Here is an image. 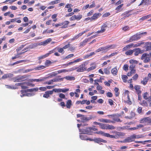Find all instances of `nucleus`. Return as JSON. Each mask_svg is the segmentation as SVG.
Wrapping results in <instances>:
<instances>
[{"label":"nucleus","mask_w":151,"mask_h":151,"mask_svg":"<svg viewBox=\"0 0 151 151\" xmlns=\"http://www.w3.org/2000/svg\"><path fill=\"white\" fill-rule=\"evenodd\" d=\"M115 128V127L113 126L106 124V129H113Z\"/></svg>","instance_id":"35"},{"label":"nucleus","mask_w":151,"mask_h":151,"mask_svg":"<svg viewBox=\"0 0 151 151\" xmlns=\"http://www.w3.org/2000/svg\"><path fill=\"white\" fill-rule=\"evenodd\" d=\"M26 45V44L21 45L20 46L16 49V51L18 52L19 51L22 50Z\"/></svg>","instance_id":"36"},{"label":"nucleus","mask_w":151,"mask_h":151,"mask_svg":"<svg viewBox=\"0 0 151 151\" xmlns=\"http://www.w3.org/2000/svg\"><path fill=\"white\" fill-rule=\"evenodd\" d=\"M115 92V95L116 96H118L119 94V89L116 87H115L114 89Z\"/></svg>","instance_id":"37"},{"label":"nucleus","mask_w":151,"mask_h":151,"mask_svg":"<svg viewBox=\"0 0 151 151\" xmlns=\"http://www.w3.org/2000/svg\"><path fill=\"white\" fill-rule=\"evenodd\" d=\"M123 5V4H122L118 6L116 8L115 10H116V13H118L122 11L121 8Z\"/></svg>","instance_id":"27"},{"label":"nucleus","mask_w":151,"mask_h":151,"mask_svg":"<svg viewBox=\"0 0 151 151\" xmlns=\"http://www.w3.org/2000/svg\"><path fill=\"white\" fill-rule=\"evenodd\" d=\"M86 62H83L82 64L79 65L78 67H76V71L77 72H83L86 70Z\"/></svg>","instance_id":"2"},{"label":"nucleus","mask_w":151,"mask_h":151,"mask_svg":"<svg viewBox=\"0 0 151 151\" xmlns=\"http://www.w3.org/2000/svg\"><path fill=\"white\" fill-rule=\"evenodd\" d=\"M147 93L145 92L143 95V98L145 100H147L148 99V97H147Z\"/></svg>","instance_id":"64"},{"label":"nucleus","mask_w":151,"mask_h":151,"mask_svg":"<svg viewBox=\"0 0 151 151\" xmlns=\"http://www.w3.org/2000/svg\"><path fill=\"white\" fill-rule=\"evenodd\" d=\"M101 14L100 13H94L91 17V21L95 20L97 19L99 17L101 16Z\"/></svg>","instance_id":"15"},{"label":"nucleus","mask_w":151,"mask_h":151,"mask_svg":"<svg viewBox=\"0 0 151 151\" xmlns=\"http://www.w3.org/2000/svg\"><path fill=\"white\" fill-rule=\"evenodd\" d=\"M38 45V44L36 43H33L29 45L28 46L29 49H33L37 47Z\"/></svg>","instance_id":"23"},{"label":"nucleus","mask_w":151,"mask_h":151,"mask_svg":"<svg viewBox=\"0 0 151 151\" xmlns=\"http://www.w3.org/2000/svg\"><path fill=\"white\" fill-rule=\"evenodd\" d=\"M71 101L70 100H68L66 102V106L68 108H70L72 104Z\"/></svg>","instance_id":"32"},{"label":"nucleus","mask_w":151,"mask_h":151,"mask_svg":"<svg viewBox=\"0 0 151 151\" xmlns=\"http://www.w3.org/2000/svg\"><path fill=\"white\" fill-rule=\"evenodd\" d=\"M110 15V14L109 12H106L103 15L102 17L104 18L106 17L109 16Z\"/></svg>","instance_id":"60"},{"label":"nucleus","mask_w":151,"mask_h":151,"mask_svg":"<svg viewBox=\"0 0 151 151\" xmlns=\"http://www.w3.org/2000/svg\"><path fill=\"white\" fill-rule=\"evenodd\" d=\"M93 141L95 142L98 143L99 145H102V143L101 142H103L104 143H106L107 142V141L105 140H104L101 138H96L93 140Z\"/></svg>","instance_id":"12"},{"label":"nucleus","mask_w":151,"mask_h":151,"mask_svg":"<svg viewBox=\"0 0 151 151\" xmlns=\"http://www.w3.org/2000/svg\"><path fill=\"white\" fill-rule=\"evenodd\" d=\"M58 91L57 92H62L63 93H65L66 92L68 91H69V89L68 88H65L63 89H57Z\"/></svg>","instance_id":"38"},{"label":"nucleus","mask_w":151,"mask_h":151,"mask_svg":"<svg viewBox=\"0 0 151 151\" xmlns=\"http://www.w3.org/2000/svg\"><path fill=\"white\" fill-rule=\"evenodd\" d=\"M98 120L99 122L106 123H114V122L107 119H99Z\"/></svg>","instance_id":"22"},{"label":"nucleus","mask_w":151,"mask_h":151,"mask_svg":"<svg viewBox=\"0 0 151 151\" xmlns=\"http://www.w3.org/2000/svg\"><path fill=\"white\" fill-rule=\"evenodd\" d=\"M122 30L124 31L129 30L130 29L129 27L128 26H126L122 28Z\"/></svg>","instance_id":"50"},{"label":"nucleus","mask_w":151,"mask_h":151,"mask_svg":"<svg viewBox=\"0 0 151 151\" xmlns=\"http://www.w3.org/2000/svg\"><path fill=\"white\" fill-rule=\"evenodd\" d=\"M59 0H56L54 1H52L50 2L49 4V5H54L55 4H57L58 3Z\"/></svg>","instance_id":"47"},{"label":"nucleus","mask_w":151,"mask_h":151,"mask_svg":"<svg viewBox=\"0 0 151 151\" xmlns=\"http://www.w3.org/2000/svg\"><path fill=\"white\" fill-rule=\"evenodd\" d=\"M96 133L98 134H101L102 136L106 137H110L112 138H115L116 137L114 135H110V134L107 133H106L102 131L97 132Z\"/></svg>","instance_id":"10"},{"label":"nucleus","mask_w":151,"mask_h":151,"mask_svg":"<svg viewBox=\"0 0 151 151\" xmlns=\"http://www.w3.org/2000/svg\"><path fill=\"white\" fill-rule=\"evenodd\" d=\"M57 50L60 53H61L62 54H64L65 52L64 50L63 49V48H59L58 47L57 48Z\"/></svg>","instance_id":"48"},{"label":"nucleus","mask_w":151,"mask_h":151,"mask_svg":"<svg viewBox=\"0 0 151 151\" xmlns=\"http://www.w3.org/2000/svg\"><path fill=\"white\" fill-rule=\"evenodd\" d=\"M53 81L52 79L48 81H47L44 83V84H47L48 85H50L52 84L53 83Z\"/></svg>","instance_id":"54"},{"label":"nucleus","mask_w":151,"mask_h":151,"mask_svg":"<svg viewBox=\"0 0 151 151\" xmlns=\"http://www.w3.org/2000/svg\"><path fill=\"white\" fill-rule=\"evenodd\" d=\"M108 22H106L104 23L101 27V30L96 32L97 33H102L106 31V28L108 27Z\"/></svg>","instance_id":"3"},{"label":"nucleus","mask_w":151,"mask_h":151,"mask_svg":"<svg viewBox=\"0 0 151 151\" xmlns=\"http://www.w3.org/2000/svg\"><path fill=\"white\" fill-rule=\"evenodd\" d=\"M46 78H44L39 79H36L35 81L37 82L43 81H44L45 79Z\"/></svg>","instance_id":"57"},{"label":"nucleus","mask_w":151,"mask_h":151,"mask_svg":"<svg viewBox=\"0 0 151 151\" xmlns=\"http://www.w3.org/2000/svg\"><path fill=\"white\" fill-rule=\"evenodd\" d=\"M52 63V62L51 61L49 60H47L45 63V65L47 66H49V64H51Z\"/></svg>","instance_id":"59"},{"label":"nucleus","mask_w":151,"mask_h":151,"mask_svg":"<svg viewBox=\"0 0 151 151\" xmlns=\"http://www.w3.org/2000/svg\"><path fill=\"white\" fill-rule=\"evenodd\" d=\"M93 118V117L91 115H90L88 117H87L83 115L82 118H81V119L82 120V122L84 123L86 121H88L89 120Z\"/></svg>","instance_id":"11"},{"label":"nucleus","mask_w":151,"mask_h":151,"mask_svg":"<svg viewBox=\"0 0 151 151\" xmlns=\"http://www.w3.org/2000/svg\"><path fill=\"white\" fill-rule=\"evenodd\" d=\"M141 59L144 60L143 62L145 63L149 62L150 60V57L147 53H143L141 56Z\"/></svg>","instance_id":"6"},{"label":"nucleus","mask_w":151,"mask_h":151,"mask_svg":"<svg viewBox=\"0 0 151 151\" xmlns=\"http://www.w3.org/2000/svg\"><path fill=\"white\" fill-rule=\"evenodd\" d=\"M93 10H91L89 12H88L87 14V17L90 16L92 15L93 13Z\"/></svg>","instance_id":"61"},{"label":"nucleus","mask_w":151,"mask_h":151,"mask_svg":"<svg viewBox=\"0 0 151 151\" xmlns=\"http://www.w3.org/2000/svg\"><path fill=\"white\" fill-rule=\"evenodd\" d=\"M106 124L101 123L100 126L101 128L102 129H106Z\"/></svg>","instance_id":"55"},{"label":"nucleus","mask_w":151,"mask_h":151,"mask_svg":"<svg viewBox=\"0 0 151 151\" xmlns=\"http://www.w3.org/2000/svg\"><path fill=\"white\" fill-rule=\"evenodd\" d=\"M140 123H147L148 124H151V118L149 117L141 119L140 120Z\"/></svg>","instance_id":"9"},{"label":"nucleus","mask_w":151,"mask_h":151,"mask_svg":"<svg viewBox=\"0 0 151 151\" xmlns=\"http://www.w3.org/2000/svg\"><path fill=\"white\" fill-rule=\"evenodd\" d=\"M144 42H140L139 43H137L135 44H133V47H138L144 44Z\"/></svg>","instance_id":"49"},{"label":"nucleus","mask_w":151,"mask_h":151,"mask_svg":"<svg viewBox=\"0 0 151 151\" xmlns=\"http://www.w3.org/2000/svg\"><path fill=\"white\" fill-rule=\"evenodd\" d=\"M23 77L15 78L14 81L15 82H21L23 81Z\"/></svg>","instance_id":"29"},{"label":"nucleus","mask_w":151,"mask_h":151,"mask_svg":"<svg viewBox=\"0 0 151 151\" xmlns=\"http://www.w3.org/2000/svg\"><path fill=\"white\" fill-rule=\"evenodd\" d=\"M108 116H111L113 117V121L115 122H122V120H121L119 117L121 116V115L120 114H115L113 115H108Z\"/></svg>","instance_id":"7"},{"label":"nucleus","mask_w":151,"mask_h":151,"mask_svg":"<svg viewBox=\"0 0 151 151\" xmlns=\"http://www.w3.org/2000/svg\"><path fill=\"white\" fill-rule=\"evenodd\" d=\"M104 73L107 75H109L110 73V72L109 70V69L108 68H105L104 69Z\"/></svg>","instance_id":"41"},{"label":"nucleus","mask_w":151,"mask_h":151,"mask_svg":"<svg viewBox=\"0 0 151 151\" xmlns=\"http://www.w3.org/2000/svg\"><path fill=\"white\" fill-rule=\"evenodd\" d=\"M64 78L66 79L67 80H74L75 79L74 77L70 76H66Z\"/></svg>","instance_id":"44"},{"label":"nucleus","mask_w":151,"mask_h":151,"mask_svg":"<svg viewBox=\"0 0 151 151\" xmlns=\"http://www.w3.org/2000/svg\"><path fill=\"white\" fill-rule=\"evenodd\" d=\"M12 75L10 74H4L2 77V79H5L11 77Z\"/></svg>","instance_id":"39"},{"label":"nucleus","mask_w":151,"mask_h":151,"mask_svg":"<svg viewBox=\"0 0 151 151\" xmlns=\"http://www.w3.org/2000/svg\"><path fill=\"white\" fill-rule=\"evenodd\" d=\"M84 134H85L83 133L82 134H81L80 135V137L82 140H86L87 137Z\"/></svg>","instance_id":"40"},{"label":"nucleus","mask_w":151,"mask_h":151,"mask_svg":"<svg viewBox=\"0 0 151 151\" xmlns=\"http://www.w3.org/2000/svg\"><path fill=\"white\" fill-rule=\"evenodd\" d=\"M129 63L131 64H137L138 63V61L137 60H134L133 59H132L129 60Z\"/></svg>","instance_id":"34"},{"label":"nucleus","mask_w":151,"mask_h":151,"mask_svg":"<svg viewBox=\"0 0 151 151\" xmlns=\"http://www.w3.org/2000/svg\"><path fill=\"white\" fill-rule=\"evenodd\" d=\"M138 75L137 74H136L132 77L134 81H136L138 77Z\"/></svg>","instance_id":"58"},{"label":"nucleus","mask_w":151,"mask_h":151,"mask_svg":"<svg viewBox=\"0 0 151 151\" xmlns=\"http://www.w3.org/2000/svg\"><path fill=\"white\" fill-rule=\"evenodd\" d=\"M127 98L128 100H127V103H128V104H132L131 101H130V98L129 96V94H128L127 95Z\"/></svg>","instance_id":"56"},{"label":"nucleus","mask_w":151,"mask_h":151,"mask_svg":"<svg viewBox=\"0 0 151 151\" xmlns=\"http://www.w3.org/2000/svg\"><path fill=\"white\" fill-rule=\"evenodd\" d=\"M128 67L129 66L127 64H125L123 66V69L124 70L127 72L128 70Z\"/></svg>","instance_id":"46"},{"label":"nucleus","mask_w":151,"mask_h":151,"mask_svg":"<svg viewBox=\"0 0 151 151\" xmlns=\"http://www.w3.org/2000/svg\"><path fill=\"white\" fill-rule=\"evenodd\" d=\"M133 44L132 43H131L127 45L126 46L124 47V48H123L122 49V51L123 52H124L125 51H127L128 50L133 47Z\"/></svg>","instance_id":"17"},{"label":"nucleus","mask_w":151,"mask_h":151,"mask_svg":"<svg viewBox=\"0 0 151 151\" xmlns=\"http://www.w3.org/2000/svg\"><path fill=\"white\" fill-rule=\"evenodd\" d=\"M133 52H134V55L135 56L138 55L139 54L143 53V51L141 50L140 48H136L133 49Z\"/></svg>","instance_id":"14"},{"label":"nucleus","mask_w":151,"mask_h":151,"mask_svg":"<svg viewBox=\"0 0 151 151\" xmlns=\"http://www.w3.org/2000/svg\"><path fill=\"white\" fill-rule=\"evenodd\" d=\"M60 77V76H58V78H54L53 79H52V80L53 81V82H58L60 81H63L64 78H60L59 77Z\"/></svg>","instance_id":"28"},{"label":"nucleus","mask_w":151,"mask_h":151,"mask_svg":"<svg viewBox=\"0 0 151 151\" xmlns=\"http://www.w3.org/2000/svg\"><path fill=\"white\" fill-rule=\"evenodd\" d=\"M75 20H80L82 18V15L80 14L76 16L75 15Z\"/></svg>","instance_id":"45"},{"label":"nucleus","mask_w":151,"mask_h":151,"mask_svg":"<svg viewBox=\"0 0 151 151\" xmlns=\"http://www.w3.org/2000/svg\"><path fill=\"white\" fill-rule=\"evenodd\" d=\"M118 70L117 66H116L111 69V73L113 75H116L117 74Z\"/></svg>","instance_id":"21"},{"label":"nucleus","mask_w":151,"mask_h":151,"mask_svg":"<svg viewBox=\"0 0 151 151\" xmlns=\"http://www.w3.org/2000/svg\"><path fill=\"white\" fill-rule=\"evenodd\" d=\"M136 65L134 64H131L129 67V69L131 72H132L134 74L136 72L135 69Z\"/></svg>","instance_id":"19"},{"label":"nucleus","mask_w":151,"mask_h":151,"mask_svg":"<svg viewBox=\"0 0 151 151\" xmlns=\"http://www.w3.org/2000/svg\"><path fill=\"white\" fill-rule=\"evenodd\" d=\"M141 38L140 36V34H138L137 33L136 34L134 35L131 36L129 40H127L125 42V43H127L129 42H134L135 41L139 40Z\"/></svg>","instance_id":"1"},{"label":"nucleus","mask_w":151,"mask_h":151,"mask_svg":"<svg viewBox=\"0 0 151 151\" xmlns=\"http://www.w3.org/2000/svg\"><path fill=\"white\" fill-rule=\"evenodd\" d=\"M63 23V25L61 27V28H67L68 27V25L70 22L68 21H65Z\"/></svg>","instance_id":"25"},{"label":"nucleus","mask_w":151,"mask_h":151,"mask_svg":"<svg viewBox=\"0 0 151 151\" xmlns=\"http://www.w3.org/2000/svg\"><path fill=\"white\" fill-rule=\"evenodd\" d=\"M149 2V0H142L141 3L139 5V6H140L142 4L146 5L148 4Z\"/></svg>","instance_id":"30"},{"label":"nucleus","mask_w":151,"mask_h":151,"mask_svg":"<svg viewBox=\"0 0 151 151\" xmlns=\"http://www.w3.org/2000/svg\"><path fill=\"white\" fill-rule=\"evenodd\" d=\"M58 91L57 89H54L52 91H46L43 95V97L46 98H48L50 97V95H52L53 93V91L56 92Z\"/></svg>","instance_id":"8"},{"label":"nucleus","mask_w":151,"mask_h":151,"mask_svg":"<svg viewBox=\"0 0 151 151\" xmlns=\"http://www.w3.org/2000/svg\"><path fill=\"white\" fill-rule=\"evenodd\" d=\"M140 104L145 106H147L148 104L145 100H143L141 103H139Z\"/></svg>","instance_id":"42"},{"label":"nucleus","mask_w":151,"mask_h":151,"mask_svg":"<svg viewBox=\"0 0 151 151\" xmlns=\"http://www.w3.org/2000/svg\"><path fill=\"white\" fill-rule=\"evenodd\" d=\"M25 60H22L17 61L16 62H15L14 63H13L12 65H14L15 64H18V63H21L22 62H24L25 61Z\"/></svg>","instance_id":"51"},{"label":"nucleus","mask_w":151,"mask_h":151,"mask_svg":"<svg viewBox=\"0 0 151 151\" xmlns=\"http://www.w3.org/2000/svg\"><path fill=\"white\" fill-rule=\"evenodd\" d=\"M108 102L109 104L111 106H112L114 105V102L111 99H109L108 100Z\"/></svg>","instance_id":"62"},{"label":"nucleus","mask_w":151,"mask_h":151,"mask_svg":"<svg viewBox=\"0 0 151 151\" xmlns=\"http://www.w3.org/2000/svg\"><path fill=\"white\" fill-rule=\"evenodd\" d=\"M122 78L124 83H126L127 81V79L128 77L127 76L124 75H122Z\"/></svg>","instance_id":"31"},{"label":"nucleus","mask_w":151,"mask_h":151,"mask_svg":"<svg viewBox=\"0 0 151 151\" xmlns=\"http://www.w3.org/2000/svg\"><path fill=\"white\" fill-rule=\"evenodd\" d=\"M136 138L135 134H134L130 137H127L123 141H121V142L125 143L131 142L134 140V139Z\"/></svg>","instance_id":"5"},{"label":"nucleus","mask_w":151,"mask_h":151,"mask_svg":"<svg viewBox=\"0 0 151 151\" xmlns=\"http://www.w3.org/2000/svg\"><path fill=\"white\" fill-rule=\"evenodd\" d=\"M88 31V29H86L84 31L82 32H81L80 33L78 34L77 35L79 37L80 36H81L84 33L87 32Z\"/></svg>","instance_id":"53"},{"label":"nucleus","mask_w":151,"mask_h":151,"mask_svg":"<svg viewBox=\"0 0 151 151\" xmlns=\"http://www.w3.org/2000/svg\"><path fill=\"white\" fill-rule=\"evenodd\" d=\"M148 80V78L147 77H146L143 80H142L141 81V83L144 85H145Z\"/></svg>","instance_id":"26"},{"label":"nucleus","mask_w":151,"mask_h":151,"mask_svg":"<svg viewBox=\"0 0 151 151\" xmlns=\"http://www.w3.org/2000/svg\"><path fill=\"white\" fill-rule=\"evenodd\" d=\"M89 40V39H86L83 42H81L80 44V46L81 47L85 45L86 43L88 42Z\"/></svg>","instance_id":"24"},{"label":"nucleus","mask_w":151,"mask_h":151,"mask_svg":"<svg viewBox=\"0 0 151 151\" xmlns=\"http://www.w3.org/2000/svg\"><path fill=\"white\" fill-rule=\"evenodd\" d=\"M106 96L108 97L111 98L113 96V95L111 93L108 92L106 93Z\"/></svg>","instance_id":"63"},{"label":"nucleus","mask_w":151,"mask_h":151,"mask_svg":"<svg viewBox=\"0 0 151 151\" xmlns=\"http://www.w3.org/2000/svg\"><path fill=\"white\" fill-rule=\"evenodd\" d=\"M80 131L82 132L84 134H86V132L90 133L92 132V130H93V128L91 127L86 128L85 129H79Z\"/></svg>","instance_id":"13"},{"label":"nucleus","mask_w":151,"mask_h":151,"mask_svg":"<svg viewBox=\"0 0 151 151\" xmlns=\"http://www.w3.org/2000/svg\"><path fill=\"white\" fill-rule=\"evenodd\" d=\"M90 66H91L90 67L88 68V69L86 68V70L88 72L92 70L95 69L96 67V65L95 63H91L90 64Z\"/></svg>","instance_id":"16"},{"label":"nucleus","mask_w":151,"mask_h":151,"mask_svg":"<svg viewBox=\"0 0 151 151\" xmlns=\"http://www.w3.org/2000/svg\"><path fill=\"white\" fill-rule=\"evenodd\" d=\"M115 47V46L114 45H107L106 47H102L99 48L98 49L96 50V52H99L101 51L106 50H108L111 49H114Z\"/></svg>","instance_id":"4"},{"label":"nucleus","mask_w":151,"mask_h":151,"mask_svg":"<svg viewBox=\"0 0 151 151\" xmlns=\"http://www.w3.org/2000/svg\"><path fill=\"white\" fill-rule=\"evenodd\" d=\"M118 53V52H113V53H111L110 55H109V56H108V55H107V56H105V57H106L107 58V57H108V58H110V57H111L112 56H114V55H117Z\"/></svg>","instance_id":"52"},{"label":"nucleus","mask_w":151,"mask_h":151,"mask_svg":"<svg viewBox=\"0 0 151 151\" xmlns=\"http://www.w3.org/2000/svg\"><path fill=\"white\" fill-rule=\"evenodd\" d=\"M134 88L136 90V92L137 94H141L142 91L140 90L141 87L140 86L136 85L134 86Z\"/></svg>","instance_id":"18"},{"label":"nucleus","mask_w":151,"mask_h":151,"mask_svg":"<svg viewBox=\"0 0 151 151\" xmlns=\"http://www.w3.org/2000/svg\"><path fill=\"white\" fill-rule=\"evenodd\" d=\"M145 45V47L146 51L151 50V42H146Z\"/></svg>","instance_id":"20"},{"label":"nucleus","mask_w":151,"mask_h":151,"mask_svg":"<svg viewBox=\"0 0 151 151\" xmlns=\"http://www.w3.org/2000/svg\"><path fill=\"white\" fill-rule=\"evenodd\" d=\"M133 53V50H129L126 51L125 54L127 55H132Z\"/></svg>","instance_id":"33"},{"label":"nucleus","mask_w":151,"mask_h":151,"mask_svg":"<svg viewBox=\"0 0 151 151\" xmlns=\"http://www.w3.org/2000/svg\"><path fill=\"white\" fill-rule=\"evenodd\" d=\"M54 32L53 29H51L48 30L47 29H46L43 32V33H50L53 32Z\"/></svg>","instance_id":"43"}]
</instances>
